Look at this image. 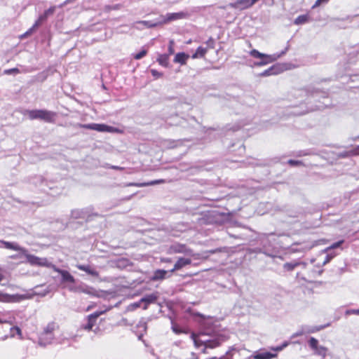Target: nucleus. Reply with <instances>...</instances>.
<instances>
[{
  "label": "nucleus",
  "mask_w": 359,
  "mask_h": 359,
  "mask_svg": "<svg viewBox=\"0 0 359 359\" xmlns=\"http://www.w3.org/2000/svg\"><path fill=\"white\" fill-rule=\"evenodd\" d=\"M252 1L254 2V4H256L259 0H252Z\"/></svg>",
  "instance_id": "49"
},
{
  "label": "nucleus",
  "mask_w": 359,
  "mask_h": 359,
  "mask_svg": "<svg viewBox=\"0 0 359 359\" xmlns=\"http://www.w3.org/2000/svg\"><path fill=\"white\" fill-rule=\"evenodd\" d=\"M346 315H358L359 316V309H349L346 311Z\"/></svg>",
  "instance_id": "36"
},
{
  "label": "nucleus",
  "mask_w": 359,
  "mask_h": 359,
  "mask_svg": "<svg viewBox=\"0 0 359 359\" xmlns=\"http://www.w3.org/2000/svg\"><path fill=\"white\" fill-rule=\"evenodd\" d=\"M168 253L169 254H184L188 255H193V250L188 248L187 245L182 244V243H174L171 245L168 250Z\"/></svg>",
  "instance_id": "4"
},
{
  "label": "nucleus",
  "mask_w": 359,
  "mask_h": 359,
  "mask_svg": "<svg viewBox=\"0 0 359 359\" xmlns=\"http://www.w3.org/2000/svg\"><path fill=\"white\" fill-rule=\"evenodd\" d=\"M161 261L162 262L170 263V262H171V259L170 258H162L161 259Z\"/></svg>",
  "instance_id": "44"
},
{
  "label": "nucleus",
  "mask_w": 359,
  "mask_h": 359,
  "mask_svg": "<svg viewBox=\"0 0 359 359\" xmlns=\"http://www.w3.org/2000/svg\"><path fill=\"white\" fill-rule=\"evenodd\" d=\"M207 47L199 46L197 48L196 52L191 55L192 59L204 58L208 49L214 48L215 41L212 38H210L206 41Z\"/></svg>",
  "instance_id": "5"
},
{
  "label": "nucleus",
  "mask_w": 359,
  "mask_h": 359,
  "mask_svg": "<svg viewBox=\"0 0 359 359\" xmlns=\"http://www.w3.org/2000/svg\"><path fill=\"white\" fill-rule=\"evenodd\" d=\"M191 264V259L184 258V257H179L174 264L173 268L170 270V272H175L176 271L180 270L184 266L189 265Z\"/></svg>",
  "instance_id": "10"
},
{
  "label": "nucleus",
  "mask_w": 359,
  "mask_h": 359,
  "mask_svg": "<svg viewBox=\"0 0 359 359\" xmlns=\"http://www.w3.org/2000/svg\"><path fill=\"white\" fill-rule=\"evenodd\" d=\"M1 243L4 245V248H6V249L19 251L23 254H25L27 252V250L25 248L20 247L19 245H18L16 243L8 242V241H1Z\"/></svg>",
  "instance_id": "15"
},
{
  "label": "nucleus",
  "mask_w": 359,
  "mask_h": 359,
  "mask_svg": "<svg viewBox=\"0 0 359 359\" xmlns=\"http://www.w3.org/2000/svg\"><path fill=\"white\" fill-rule=\"evenodd\" d=\"M147 54V50L145 49H142L140 52L134 55L133 58L135 60H140L142 57H144Z\"/></svg>",
  "instance_id": "27"
},
{
  "label": "nucleus",
  "mask_w": 359,
  "mask_h": 359,
  "mask_svg": "<svg viewBox=\"0 0 359 359\" xmlns=\"http://www.w3.org/2000/svg\"><path fill=\"white\" fill-rule=\"evenodd\" d=\"M165 182V180L164 179H160V180H156L147 182H142V183H136V182H131L128 184V186H133V187H148V186H152L156 185L158 184H163Z\"/></svg>",
  "instance_id": "14"
},
{
  "label": "nucleus",
  "mask_w": 359,
  "mask_h": 359,
  "mask_svg": "<svg viewBox=\"0 0 359 359\" xmlns=\"http://www.w3.org/2000/svg\"><path fill=\"white\" fill-rule=\"evenodd\" d=\"M14 317L3 318L0 317V323H8L12 325L13 323Z\"/></svg>",
  "instance_id": "29"
},
{
  "label": "nucleus",
  "mask_w": 359,
  "mask_h": 359,
  "mask_svg": "<svg viewBox=\"0 0 359 359\" xmlns=\"http://www.w3.org/2000/svg\"><path fill=\"white\" fill-rule=\"evenodd\" d=\"M269 71L270 70L265 71V72L264 73V75H269Z\"/></svg>",
  "instance_id": "47"
},
{
  "label": "nucleus",
  "mask_w": 359,
  "mask_h": 359,
  "mask_svg": "<svg viewBox=\"0 0 359 359\" xmlns=\"http://www.w3.org/2000/svg\"><path fill=\"white\" fill-rule=\"evenodd\" d=\"M250 55L255 58L263 59L262 62L258 63V65H265L273 61L270 55L262 53L256 49H253L250 52Z\"/></svg>",
  "instance_id": "9"
},
{
  "label": "nucleus",
  "mask_w": 359,
  "mask_h": 359,
  "mask_svg": "<svg viewBox=\"0 0 359 359\" xmlns=\"http://www.w3.org/2000/svg\"><path fill=\"white\" fill-rule=\"evenodd\" d=\"M185 17L186 14L183 12L168 13L160 24H166L173 20L184 18Z\"/></svg>",
  "instance_id": "11"
},
{
  "label": "nucleus",
  "mask_w": 359,
  "mask_h": 359,
  "mask_svg": "<svg viewBox=\"0 0 359 359\" xmlns=\"http://www.w3.org/2000/svg\"><path fill=\"white\" fill-rule=\"evenodd\" d=\"M20 70L18 68H11L4 70L5 74H18Z\"/></svg>",
  "instance_id": "33"
},
{
  "label": "nucleus",
  "mask_w": 359,
  "mask_h": 359,
  "mask_svg": "<svg viewBox=\"0 0 359 359\" xmlns=\"http://www.w3.org/2000/svg\"><path fill=\"white\" fill-rule=\"evenodd\" d=\"M301 264L304 265V263H302V262H297V261H294L292 262H286L283 264V269L287 271H292L296 267L299 266Z\"/></svg>",
  "instance_id": "20"
},
{
  "label": "nucleus",
  "mask_w": 359,
  "mask_h": 359,
  "mask_svg": "<svg viewBox=\"0 0 359 359\" xmlns=\"http://www.w3.org/2000/svg\"><path fill=\"white\" fill-rule=\"evenodd\" d=\"M4 278V276L2 273V269L0 268V282L2 281Z\"/></svg>",
  "instance_id": "45"
},
{
  "label": "nucleus",
  "mask_w": 359,
  "mask_h": 359,
  "mask_svg": "<svg viewBox=\"0 0 359 359\" xmlns=\"http://www.w3.org/2000/svg\"><path fill=\"white\" fill-rule=\"evenodd\" d=\"M79 127L81 128L93 130L98 132H107V133H123V130L115 128L113 126H107L104 123H88V124H79Z\"/></svg>",
  "instance_id": "3"
},
{
  "label": "nucleus",
  "mask_w": 359,
  "mask_h": 359,
  "mask_svg": "<svg viewBox=\"0 0 359 359\" xmlns=\"http://www.w3.org/2000/svg\"><path fill=\"white\" fill-rule=\"evenodd\" d=\"M169 60H170V56L168 55L160 54L158 56L156 61L162 67H168L169 66Z\"/></svg>",
  "instance_id": "19"
},
{
  "label": "nucleus",
  "mask_w": 359,
  "mask_h": 359,
  "mask_svg": "<svg viewBox=\"0 0 359 359\" xmlns=\"http://www.w3.org/2000/svg\"><path fill=\"white\" fill-rule=\"evenodd\" d=\"M309 344L310 348L313 351L318 350V341L316 338L311 337L309 341Z\"/></svg>",
  "instance_id": "26"
},
{
  "label": "nucleus",
  "mask_w": 359,
  "mask_h": 359,
  "mask_svg": "<svg viewBox=\"0 0 359 359\" xmlns=\"http://www.w3.org/2000/svg\"><path fill=\"white\" fill-rule=\"evenodd\" d=\"M309 20V16L307 15H299L295 20H294V24L295 25H302L308 22Z\"/></svg>",
  "instance_id": "24"
},
{
  "label": "nucleus",
  "mask_w": 359,
  "mask_h": 359,
  "mask_svg": "<svg viewBox=\"0 0 359 359\" xmlns=\"http://www.w3.org/2000/svg\"><path fill=\"white\" fill-rule=\"evenodd\" d=\"M104 313V311H95L93 313L88 315L87 316L86 324L82 325L81 328L88 332L93 330V327L96 325L98 317Z\"/></svg>",
  "instance_id": "6"
},
{
  "label": "nucleus",
  "mask_w": 359,
  "mask_h": 359,
  "mask_svg": "<svg viewBox=\"0 0 359 359\" xmlns=\"http://www.w3.org/2000/svg\"><path fill=\"white\" fill-rule=\"evenodd\" d=\"M59 328L60 326L56 322L48 323L39 334V343L44 346L50 344L54 339L55 332Z\"/></svg>",
  "instance_id": "2"
},
{
  "label": "nucleus",
  "mask_w": 359,
  "mask_h": 359,
  "mask_svg": "<svg viewBox=\"0 0 359 359\" xmlns=\"http://www.w3.org/2000/svg\"><path fill=\"white\" fill-rule=\"evenodd\" d=\"M27 262L32 265L48 266V261L46 258H41L33 255H26Z\"/></svg>",
  "instance_id": "7"
},
{
  "label": "nucleus",
  "mask_w": 359,
  "mask_h": 359,
  "mask_svg": "<svg viewBox=\"0 0 359 359\" xmlns=\"http://www.w3.org/2000/svg\"><path fill=\"white\" fill-rule=\"evenodd\" d=\"M349 153L354 156L359 155V145L349 151Z\"/></svg>",
  "instance_id": "39"
},
{
  "label": "nucleus",
  "mask_w": 359,
  "mask_h": 359,
  "mask_svg": "<svg viewBox=\"0 0 359 359\" xmlns=\"http://www.w3.org/2000/svg\"><path fill=\"white\" fill-rule=\"evenodd\" d=\"M55 11V6H51L48 9L45 11L44 13L49 16V15H53Z\"/></svg>",
  "instance_id": "37"
},
{
  "label": "nucleus",
  "mask_w": 359,
  "mask_h": 359,
  "mask_svg": "<svg viewBox=\"0 0 359 359\" xmlns=\"http://www.w3.org/2000/svg\"><path fill=\"white\" fill-rule=\"evenodd\" d=\"M316 245V244H312V245H311L309 247V249H311V248H312L313 247H314Z\"/></svg>",
  "instance_id": "48"
},
{
  "label": "nucleus",
  "mask_w": 359,
  "mask_h": 359,
  "mask_svg": "<svg viewBox=\"0 0 359 359\" xmlns=\"http://www.w3.org/2000/svg\"><path fill=\"white\" fill-rule=\"evenodd\" d=\"M287 346V343H285L284 344H283L281 346H278L275 348H273L274 351H281L284 347H286Z\"/></svg>",
  "instance_id": "41"
},
{
  "label": "nucleus",
  "mask_w": 359,
  "mask_h": 359,
  "mask_svg": "<svg viewBox=\"0 0 359 359\" xmlns=\"http://www.w3.org/2000/svg\"><path fill=\"white\" fill-rule=\"evenodd\" d=\"M48 17V15H46L45 13H43L42 15H41L39 17V18L37 19V20L35 22V23L34 24L33 27L31 28L30 30L37 28L43 22L46 20Z\"/></svg>",
  "instance_id": "22"
},
{
  "label": "nucleus",
  "mask_w": 359,
  "mask_h": 359,
  "mask_svg": "<svg viewBox=\"0 0 359 359\" xmlns=\"http://www.w3.org/2000/svg\"><path fill=\"white\" fill-rule=\"evenodd\" d=\"M254 4L252 0H237L235 2L231 3L229 6L235 9L245 10L250 8Z\"/></svg>",
  "instance_id": "8"
},
{
  "label": "nucleus",
  "mask_w": 359,
  "mask_h": 359,
  "mask_svg": "<svg viewBox=\"0 0 359 359\" xmlns=\"http://www.w3.org/2000/svg\"><path fill=\"white\" fill-rule=\"evenodd\" d=\"M158 299V295L156 293H152L148 295H146L143 298L140 299V302H144L145 305L144 306V309H147L148 306L150 304L155 303Z\"/></svg>",
  "instance_id": "17"
},
{
  "label": "nucleus",
  "mask_w": 359,
  "mask_h": 359,
  "mask_svg": "<svg viewBox=\"0 0 359 359\" xmlns=\"http://www.w3.org/2000/svg\"><path fill=\"white\" fill-rule=\"evenodd\" d=\"M174 45H175L174 41L170 40L168 43V53H167V55H168L169 56L171 55H173L175 53Z\"/></svg>",
  "instance_id": "28"
},
{
  "label": "nucleus",
  "mask_w": 359,
  "mask_h": 359,
  "mask_svg": "<svg viewBox=\"0 0 359 359\" xmlns=\"http://www.w3.org/2000/svg\"><path fill=\"white\" fill-rule=\"evenodd\" d=\"M274 354H272L269 352H265L262 353H258L254 355L255 359H271L274 357Z\"/></svg>",
  "instance_id": "23"
},
{
  "label": "nucleus",
  "mask_w": 359,
  "mask_h": 359,
  "mask_svg": "<svg viewBox=\"0 0 359 359\" xmlns=\"http://www.w3.org/2000/svg\"><path fill=\"white\" fill-rule=\"evenodd\" d=\"M76 267L93 277L97 278L99 276V272L90 265L76 264Z\"/></svg>",
  "instance_id": "12"
},
{
  "label": "nucleus",
  "mask_w": 359,
  "mask_h": 359,
  "mask_svg": "<svg viewBox=\"0 0 359 359\" xmlns=\"http://www.w3.org/2000/svg\"><path fill=\"white\" fill-rule=\"evenodd\" d=\"M79 291L92 296H97V291L93 287H88L86 288H79Z\"/></svg>",
  "instance_id": "25"
},
{
  "label": "nucleus",
  "mask_w": 359,
  "mask_h": 359,
  "mask_svg": "<svg viewBox=\"0 0 359 359\" xmlns=\"http://www.w3.org/2000/svg\"><path fill=\"white\" fill-rule=\"evenodd\" d=\"M332 257H333V256H330V255H327L326 256L325 259L323 261V264H325L328 263L332 259Z\"/></svg>",
  "instance_id": "42"
},
{
  "label": "nucleus",
  "mask_w": 359,
  "mask_h": 359,
  "mask_svg": "<svg viewBox=\"0 0 359 359\" xmlns=\"http://www.w3.org/2000/svg\"><path fill=\"white\" fill-rule=\"evenodd\" d=\"M191 337H192V338L194 339V342H195L196 345V346H198V342H197L196 339V334H195L194 333H193V334H191Z\"/></svg>",
  "instance_id": "46"
},
{
  "label": "nucleus",
  "mask_w": 359,
  "mask_h": 359,
  "mask_svg": "<svg viewBox=\"0 0 359 359\" xmlns=\"http://www.w3.org/2000/svg\"><path fill=\"white\" fill-rule=\"evenodd\" d=\"M151 74L155 79H159L163 76V74L162 72H159L156 69H151Z\"/></svg>",
  "instance_id": "32"
},
{
  "label": "nucleus",
  "mask_w": 359,
  "mask_h": 359,
  "mask_svg": "<svg viewBox=\"0 0 359 359\" xmlns=\"http://www.w3.org/2000/svg\"><path fill=\"white\" fill-rule=\"evenodd\" d=\"M10 335L11 337H14L16 335H18L20 339L22 338V331H21L20 328L18 326H13L11 328Z\"/></svg>",
  "instance_id": "21"
},
{
  "label": "nucleus",
  "mask_w": 359,
  "mask_h": 359,
  "mask_svg": "<svg viewBox=\"0 0 359 359\" xmlns=\"http://www.w3.org/2000/svg\"><path fill=\"white\" fill-rule=\"evenodd\" d=\"M91 309V306H88L87 311H89Z\"/></svg>",
  "instance_id": "50"
},
{
  "label": "nucleus",
  "mask_w": 359,
  "mask_h": 359,
  "mask_svg": "<svg viewBox=\"0 0 359 359\" xmlns=\"http://www.w3.org/2000/svg\"><path fill=\"white\" fill-rule=\"evenodd\" d=\"M287 163L291 165V166H300V165H304V163L302 161H297V160H292V159H290L288 161H287Z\"/></svg>",
  "instance_id": "30"
},
{
  "label": "nucleus",
  "mask_w": 359,
  "mask_h": 359,
  "mask_svg": "<svg viewBox=\"0 0 359 359\" xmlns=\"http://www.w3.org/2000/svg\"><path fill=\"white\" fill-rule=\"evenodd\" d=\"M139 23L144 25V26L149 27V28L156 27L159 24V23H151L149 21H147V20L140 21Z\"/></svg>",
  "instance_id": "31"
},
{
  "label": "nucleus",
  "mask_w": 359,
  "mask_h": 359,
  "mask_svg": "<svg viewBox=\"0 0 359 359\" xmlns=\"http://www.w3.org/2000/svg\"><path fill=\"white\" fill-rule=\"evenodd\" d=\"M314 351L318 355H325V352H326V348L323 347V346H318V350H315Z\"/></svg>",
  "instance_id": "34"
},
{
  "label": "nucleus",
  "mask_w": 359,
  "mask_h": 359,
  "mask_svg": "<svg viewBox=\"0 0 359 359\" xmlns=\"http://www.w3.org/2000/svg\"><path fill=\"white\" fill-rule=\"evenodd\" d=\"M189 55L184 52L177 53L173 59L175 63L180 64L181 65H185L187 62Z\"/></svg>",
  "instance_id": "16"
},
{
  "label": "nucleus",
  "mask_w": 359,
  "mask_h": 359,
  "mask_svg": "<svg viewBox=\"0 0 359 359\" xmlns=\"http://www.w3.org/2000/svg\"><path fill=\"white\" fill-rule=\"evenodd\" d=\"M330 0H316L313 6V8L320 6L321 4H327Z\"/></svg>",
  "instance_id": "35"
},
{
  "label": "nucleus",
  "mask_w": 359,
  "mask_h": 359,
  "mask_svg": "<svg viewBox=\"0 0 359 359\" xmlns=\"http://www.w3.org/2000/svg\"><path fill=\"white\" fill-rule=\"evenodd\" d=\"M7 298V295L0 292V302H5Z\"/></svg>",
  "instance_id": "43"
},
{
  "label": "nucleus",
  "mask_w": 359,
  "mask_h": 359,
  "mask_svg": "<svg viewBox=\"0 0 359 359\" xmlns=\"http://www.w3.org/2000/svg\"><path fill=\"white\" fill-rule=\"evenodd\" d=\"M168 271L164 269H157L154 272L151 280L153 281L163 280L166 278Z\"/></svg>",
  "instance_id": "18"
},
{
  "label": "nucleus",
  "mask_w": 359,
  "mask_h": 359,
  "mask_svg": "<svg viewBox=\"0 0 359 359\" xmlns=\"http://www.w3.org/2000/svg\"><path fill=\"white\" fill-rule=\"evenodd\" d=\"M61 275L62 282L75 283L74 277L67 271L57 269L55 270Z\"/></svg>",
  "instance_id": "13"
},
{
  "label": "nucleus",
  "mask_w": 359,
  "mask_h": 359,
  "mask_svg": "<svg viewBox=\"0 0 359 359\" xmlns=\"http://www.w3.org/2000/svg\"><path fill=\"white\" fill-rule=\"evenodd\" d=\"M25 114L30 120L39 119L47 123H53L56 117V113L46 109L27 110Z\"/></svg>",
  "instance_id": "1"
},
{
  "label": "nucleus",
  "mask_w": 359,
  "mask_h": 359,
  "mask_svg": "<svg viewBox=\"0 0 359 359\" xmlns=\"http://www.w3.org/2000/svg\"><path fill=\"white\" fill-rule=\"evenodd\" d=\"M343 242H344V241H340L337 243H334V244H332L330 246V248H332V249L337 248L339 247L343 243Z\"/></svg>",
  "instance_id": "40"
},
{
  "label": "nucleus",
  "mask_w": 359,
  "mask_h": 359,
  "mask_svg": "<svg viewBox=\"0 0 359 359\" xmlns=\"http://www.w3.org/2000/svg\"><path fill=\"white\" fill-rule=\"evenodd\" d=\"M218 342L217 341H208L206 344H205V347H208V348H215L216 346H218Z\"/></svg>",
  "instance_id": "38"
}]
</instances>
